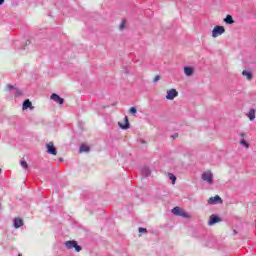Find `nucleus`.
<instances>
[{"instance_id":"f257e3e1","label":"nucleus","mask_w":256,"mask_h":256,"mask_svg":"<svg viewBox=\"0 0 256 256\" xmlns=\"http://www.w3.org/2000/svg\"><path fill=\"white\" fill-rule=\"evenodd\" d=\"M65 245L67 247V249H75L77 251V253H79V251H81V246H79L77 244V241H67L65 242Z\"/></svg>"},{"instance_id":"f03ea898","label":"nucleus","mask_w":256,"mask_h":256,"mask_svg":"<svg viewBox=\"0 0 256 256\" xmlns=\"http://www.w3.org/2000/svg\"><path fill=\"white\" fill-rule=\"evenodd\" d=\"M225 33V27L216 26L212 31V37H219V35H223Z\"/></svg>"},{"instance_id":"7ed1b4c3","label":"nucleus","mask_w":256,"mask_h":256,"mask_svg":"<svg viewBox=\"0 0 256 256\" xmlns=\"http://www.w3.org/2000/svg\"><path fill=\"white\" fill-rule=\"evenodd\" d=\"M47 153L50 155H57V148H55V145L53 142H49L46 144Z\"/></svg>"},{"instance_id":"20e7f679","label":"nucleus","mask_w":256,"mask_h":256,"mask_svg":"<svg viewBox=\"0 0 256 256\" xmlns=\"http://www.w3.org/2000/svg\"><path fill=\"white\" fill-rule=\"evenodd\" d=\"M203 181H206V183H209L210 185L213 184V173L211 172H204L202 174Z\"/></svg>"},{"instance_id":"39448f33","label":"nucleus","mask_w":256,"mask_h":256,"mask_svg":"<svg viewBox=\"0 0 256 256\" xmlns=\"http://www.w3.org/2000/svg\"><path fill=\"white\" fill-rule=\"evenodd\" d=\"M208 203L209 205H215L217 203H223V200L221 199V197L216 195L215 197L209 198Z\"/></svg>"},{"instance_id":"423d86ee","label":"nucleus","mask_w":256,"mask_h":256,"mask_svg":"<svg viewBox=\"0 0 256 256\" xmlns=\"http://www.w3.org/2000/svg\"><path fill=\"white\" fill-rule=\"evenodd\" d=\"M179 93L175 89H171L167 91L166 99L173 100L174 97H177Z\"/></svg>"},{"instance_id":"0eeeda50","label":"nucleus","mask_w":256,"mask_h":256,"mask_svg":"<svg viewBox=\"0 0 256 256\" xmlns=\"http://www.w3.org/2000/svg\"><path fill=\"white\" fill-rule=\"evenodd\" d=\"M50 99H52V101H55V103H59V105H63V103H65V100L63 98H60V96L57 94H52Z\"/></svg>"},{"instance_id":"6e6552de","label":"nucleus","mask_w":256,"mask_h":256,"mask_svg":"<svg viewBox=\"0 0 256 256\" xmlns=\"http://www.w3.org/2000/svg\"><path fill=\"white\" fill-rule=\"evenodd\" d=\"M219 221H221V219L215 215H211L210 216V220H209V225H215V223H219Z\"/></svg>"},{"instance_id":"1a4fd4ad","label":"nucleus","mask_w":256,"mask_h":256,"mask_svg":"<svg viewBox=\"0 0 256 256\" xmlns=\"http://www.w3.org/2000/svg\"><path fill=\"white\" fill-rule=\"evenodd\" d=\"M14 227L19 229V227H23V220L21 218L14 219Z\"/></svg>"},{"instance_id":"9d476101","label":"nucleus","mask_w":256,"mask_h":256,"mask_svg":"<svg viewBox=\"0 0 256 256\" xmlns=\"http://www.w3.org/2000/svg\"><path fill=\"white\" fill-rule=\"evenodd\" d=\"M89 151V145L87 144H82L80 146V153H87Z\"/></svg>"},{"instance_id":"9b49d317","label":"nucleus","mask_w":256,"mask_h":256,"mask_svg":"<svg viewBox=\"0 0 256 256\" xmlns=\"http://www.w3.org/2000/svg\"><path fill=\"white\" fill-rule=\"evenodd\" d=\"M225 23H228V25H233V17L231 15H227L226 18L224 19Z\"/></svg>"},{"instance_id":"f8f14e48","label":"nucleus","mask_w":256,"mask_h":256,"mask_svg":"<svg viewBox=\"0 0 256 256\" xmlns=\"http://www.w3.org/2000/svg\"><path fill=\"white\" fill-rule=\"evenodd\" d=\"M184 73H185V75H188V76L193 75V68H191V67H185V68H184Z\"/></svg>"},{"instance_id":"ddd939ff","label":"nucleus","mask_w":256,"mask_h":256,"mask_svg":"<svg viewBox=\"0 0 256 256\" xmlns=\"http://www.w3.org/2000/svg\"><path fill=\"white\" fill-rule=\"evenodd\" d=\"M248 117L250 121H253L255 119V109H251L248 113Z\"/></svg>"},{"instance_id":"4468645a","label":"nucleus","mask_w":256,"mask_h":256,"mask_svg":"<svg viewBox=\"0 0 256 256\" xmlns=\"http://www.w3.org/2000/svg\"><path fill=\"white\" fill-rule=\"evenodd\" d=\"M142 175H144L145 177H149V175H151V171L149 170V168H144L142 170Z\"/></svg>"},{"instance_id":"2eb2a0df","label":"nucleus","mask_w":256,"mask_h":256,"mask_svg":"<svg viewBox=\"0 0 256 256\" xmlns=\"http://www.w3.org/2000/svg\"><path fill=\"white\" fill-rule=\"evenodd\" d=\"M168 177L170 179V181H172V185H175V182L177 181V177H175V175L169 173Z\"/></svg>"},{"instance_id":"dca6fc26","label":"nucleus","mask_w":256,"mask_h":256,"mask_svg":"<svg viewBox=\"0 0 256 256\" xmlns=\"http://www.w3.org/2000/svg\"><path fill=\"white\" fill-rule=\"evenodd\" d=\"M242 75H244L245 77H247L248 80H251L252 77H253V76L251 75V73L248 72L247 70H244V71L242 72Z\"/></svg>"},{"instance_id":"f3484780","label":"nucleus","mask_w":256,"mask_h":256,"mask_svg":"<svg viewBox=\"0 0 256 256\" xmlns=\"http://www.w3.org/2000/svg\"><path fill=\"white\" fill-rule=\"evenodd\" d=\"M31 101L29 100H25L23 103V109H29V107H31Z\"/></svg>"},{"instance_id":"a211bd4d","label":"nucleus","mask_w":256,"mask_h":256,"mask_svg":"<svg viewBox=\"0 0 256 256\" xmlns=\"http://www.w3.org/2000/svg\"><path fill=\"white\" fill-rule=\"evenodd\" d=\"M180 211H181V208L178 207V206H176V207H174V208L172 209V213H173L174 215H179Z\"/></svg>"},{"instance_id":"6ab92c4d","label":"nucleus","mask_w":256,"mask_h":256,"mask_svg":"<svg viewBox=\"0 0 256 256\" xmlns=\"http://www.w3.org/2000/svg\"><path fill=\"white\" fill-rule=\"evenodd\" d=\"M20 165H21V167H23V169H29V164H27V161H25V160H22L20 162Z\"/></svg>"},{"instance_id":"aec40b11","label":"nucleus","mask_w":256,"mask_h":256,"mask_svg":"<svg viewBox=\"0 0 256 256\" xmlns=\"http://www.w3.org/2000/svg\"><path fill=\"white\" fill-rule=\"evenodd\" d=\"M125 121H126V125H121L120 124V127L122 128V129H128L129 128V120L127 119V117H125Z\"/></svg>"},{"instance_id":"412c9836","label":"nucleus","mask_w":256,"mask_h":256,"mask_svg":"<svg viewBox=\"0 0 256 256\" xmlns=\"http://www.w3.org/2000/svg\"><path fill=\"white\" fill-rule=\"evenodd\" d=\"M180 217H184L185 219H189V218H191V215L184 211V212H182V215Z\"/></svg>"},{"instance_id":"4be33fe9","label":"nucleus","mask_w":256,"mask_h":256,"mask_svg":"<svg viewBox=\"0 0 256 256\" xmlns=\"http://www.w3.org/2000/svg\"><path fill=\"white\" fill-rule=\"evenodd\" d=\"M125 25H127V20H123L120 24V29H125Z\"/></svg>"},{"instance_id":"5701e85b","label":"nucleus","mask_w":256,"mask_h":256,"mask_svg":"<svg viewBox=\"0 0 256 256\" xmlns=\"http://www.w3.org/2000/svg\"><path fill=\"white\" fill-rule=\"evenodd\" d=\"M130 113H131L132 115H135V113H137V108H136V107H131V108H130Z\"/></svg>"},{"instance_id":"b1692460","label":"nucleus","mask_w":256,"mask_h":256,"mask_svg":"<svg viewBox=\"0 0 256 256\" xmlns=\"http://www.w3.org/2000/svg\"><path fill=\"white\" fill-rule=\"evenodd\" d=\"M240 143L241 145H244V147H249V144L247 143V141H245V139H242Z\"/></svg>"},{"instance_id":"393cba45","label":"nucleus","mask_w":256,"mask_h":256,"mask_svg":"<svg viewBox=\"0 0 256 256\" xmlns=\"http://www.w3.org/2000/svg\"><path fill=\"white\" fill-rule=\"evenodd\" d=\"M139 233H147V229H145V228H139Z\"/></svg>"},{"instance_id":"a878e982","label":"nucleus","mask_w":256,"mask_h":256,"mask_svg":"<svg viewBox=\"0 0 256 256\" xmlns=\"http://www.w3.org/2000/svg\"><path fill=\"white\" fill-rule=\"evenodd\" d=\"M159 79H161V77H160V76H156V77L154 78V83H157V81H159Z\"/></svg>"},{"instance_id":"bb28decb","label":"nucleus","mask_w":256,"mask_h":256,"mask_svg":"<svg viewBox=\"0 0 256 256\" xmlns=\"http://www.w3.org/2000/svg\"><path fill=\"white\" fill-rule=\"evenodd\" d=\"M184 211L185 210H183V208H181L180 213L178 215L181 217V215L183 214Z\"/></svg>"},{"instance_id":"cd10ccee","label":"nucleus","mask_w":256,"mask_h":256,"mask_svg":"<svg viewBox=\"0 0 256 256\" xmlns=\"http://www.w3.org/2000/svg\"><path fill=\"white\" fill-rule=\"evenodd\" d=\"M5 3V0H0V5H3Z\"/></svg>"},{"instance_id":"c85d7f7f","label":"nucleus","mask_w":256,"mask_h":256,"mask_svg":"<svg viewBox=\"0 0 256 256\" xmlns=\"http://www.w3.org/2000/svg\"><path fill=\"white\" fill-rule=\"evenodd\" d=\"M174 139L179 137V134H175L174 136H172Z\"/></svg>"},{"instance_id":"c756f323","label":"nucleus","mask_w":256,"mask_h":256,"mask_svg":"<svg viewBox=\"0 0 256 256\" xmlns=\"http://www.w3.org/2000/svg\"><path fill=\"white\" fill-rule=\"evenodd\" d=\"M8 87H9V89H13V86H11V85H9Z\"/></svg>"},{"instance_id":"7c9ffc66","label":"nucleus","mask_w":256,"mask_h":256,"mask_svg":"<svg viewBox=\"0 0 256 256\" xmlns=\"http://www.w3.org/2000/svg\"><path fill=\"white\" fill-rule=\"evenodd\" d=\"M18 93V95H21V92H17Z\"/></svg>"},{"instance_id":"2f4dec72","label":"nucleus","mask_w":256,"mask_h":256,"mask_svg":"<svg viewBox=\"0 0 256 256\" xmlns=\"http://www.w3.org/2000/svg\"><path fill=\"white\" fill-rule=\"evenodd\" d=\"M0 173H1V168H0Z\"/></svg>"}]
</instances>
